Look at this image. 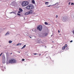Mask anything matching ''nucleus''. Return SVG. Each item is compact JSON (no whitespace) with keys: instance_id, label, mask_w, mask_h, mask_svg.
Returning a JSON list of instances; mask_svg holds the SVG:
<instances>
[{"instance_id":"obj_1","label":"nucleus","mask_w":74,"mask_h":74,"mask_svg":"<svg viewBox=\"0 0 74 74\" xmlns=\"http://www.w3.org/2000/svg\"><path fill=\"white\" fill-rule=\"evenodd\" d=\"M34 8V6L32 4L28 5L26 7V8L28 10H32Z\"/></svg>"},{"instance_id":"obj_2","label":"nucleus","mask_w":74,"mask_h":74,"mask_svg":"<svg viewBox=\"0 0 74 74\" xmlns=\"http://www.w3.org/2000/svg\"><path fill=\"white\" fill-rule=\"evenodd\" d=\"M29 4V2L27 1H24L22 3V5L23 7H26Z\"/></svg>"},{"instance_id":"obj_3","label":"nucleus","mask_w":74,"mask_h":74,"mask_svg":"<svg viewBox=\"0 0 74 74\" xmlns=\"http://www.w3.org/2000/svg\"><path fill=\"white\" fill-rule=\"evenodd\" d=\"M37 29L39 31H41L42 29V26L41 25H39L37 27Z\"/></svg>"},{"instance_id":"obj_4","label":"nucleus","mask_w":74,"mask_h":74,"mask_svg":"<svg viewBox=\"0 0 74 74\" xmlns=\"http://www.w3.org/2000/svg\"><path fill=\"white\" fill-rule=\"evenodd\" d=\"M9 62L10 63H11V64L14 63H15V60L13 59H10L9 60Z\"/></svg>"},{"instance_id":"obj_5","label":"nucleus","mask_w":74,"mask_h":74,"mask_svg":"<svg viewBox=\"0 0 74 74\" xmlns=\"http://www.w3.org/2000/svg\"><path fill=\"white\" fill-rule=\"evenodd\" d=\"M41 39H38L37 42V43H38V44H39L40 43H41V41H40Z\"/></svg>"},{"instance_id":"obj_6","label":"nucleus","mask_w":74,"mask_h":74,"mask_svg":"<svg viewBox=\"0 0 74 74\" xmlns=\"http://www.w3.org/2000/svg\"><path fill=\"white\" fill-rule=\"evenodd\" d=\"M28 12H29V14H32V13H33V11H32V10H31L28 11Z\"/></svg>"},{"instance_id":"obj_7","label":"nucleus","mask_w":74,"mask_h":74,"mask_svg":"<svg viewBox=\"0 0 74 74\" xmlns=\"http://www.w3.org/2000/svg\"><path fill=\"white\" fill-rule=\"evenodd\" d=\"M19 11H20L21 12H23V10H22V9L21 8H19Z\"/></svg>"},{"instance_id":"obj_8","label":"nucleus","mask_w":74,"mask_h":74,"mask_svg":"<svg viewBox=\"0 0 74 74\" xmlns=\"http://www.w3.org/2000/svg\"><path fill=\"white\" fill-rule=\"evenodd\" d=\"M8 34H10V33L9 32H8L7 33L5 34V36H7V35H8Z\"/></svg>"},{"instance_id":"obj_9","label":"nucleus","mask_w":74,"mask_h":74,"mask_svg":"<svg viewBox=\"0 0 74 74\" xmlns=\"http://www.w3.org/2000/svg\"><path fill=\"white\" fill-rule=\"evenodd\" d=\"M28 14H29V12H28L25 14V15H28Z\"/></svg>"},{"instance_id":"obj_10","label":"nucleus","mask_w":74,"mask_h":74,"mask_svg":"<svg viewBox=\"0 0 74 74\" xmlns=\"http://www.w3.org/2000/svg\"><path fill=\"white\" fill-rule=\"evenodd\" d=\"M32 3L33 4H35V1L34 0H32Z\"/></svg>"},{"instance_id":"obj_11","label":"nucleus","mask_w":74,"mask_h":74,"mask_svg":"<svg viewBox=\"0 0 74 74\" xmlns=\"http://www.w3.org/2000/svg\"><path fill=\"white\" fill-rule=\"evenodd\" d=\"M26 47V45H24L23 47L22 48V49H23V48H25Z\"/></svg>"},{"instance_id":"obj_12","label":"nucleus","mask_w":74,"mask_h":74,"mask_svg":"<svg viewBox=\"0 0 74 74\" xmlns=\"http://www.w3.org/2000/svg\"><path fill=\"white\" fill-rule=\"evenodd\" d=\"M45 4L46 5H48V2H47L45 3Z\"/></svg>"},{"instance_id":"obj_13","label":"nucleus","mask_w":74,"mask_h":74,"mask_svg":"<svg viewBox=\"0 0 74 74\" xmlns=\"http://www.w3.org/2000/svg\"><path fill=\"white\" fill-rule=\"evenodd\" d=\"M44 35L45 36H47V35H48V33H45Z\"/></svg>"},{"instance_id":"obj_14","label":"nucleus","mask_w":74,"mask_h":74,"mask_svg":"<svg viewBox=\"0 0 74 74\" xmlns=\"http://www.w3.org/2000/svg\"><path fill=\"white\" fill-rule=\"evenodd\" d=\"M65 47L64 46L63 47L62 49H63V50H64V49H65Z\"/></svg>"},{"instance_id":"obj_15","label":"nucleus","mask_w":74,"mask_h":74,"mask_svg":"<svg viewBox=\"0 0 74 74\" xmlns=\"http://www.w3.org/2000/svg\"><path fill=\"white\" fill-rule=\"evenodd\" d=\"M45 25H48V23H47V22H45Z\"/></svg>"},{"instance_id":"obj_16","label":"nucleus","mask_w":74,"mask_h":74,"mask_svg":"<svg viewBox=\"0 0 74 74\" xmlns=\"http://www.w3.org/2000/svg\"><path fill=\"white\" fill-rule=\"evenodd\" d=\"M12 43V41H9V44H10V43Z\"/></svg>"},{"instance_id":"obj_17","label":"nucleus","mask_w":74,"mask_h":74,"mask_svg":"<svg viewBox=\"0 0 74 74\" xmlns=\"http://www.w3.org/2000/svg\"><path fill=\"white\" fill-rule=\"evenodd\" d=\"M21 45V43H18L17 44V45Z\"/></svg>"},{"instance_id":"obj_18","label":"nucleus","mask_w":74,"mask_h":74,"mask_svg":"<svg viewBox=\"0 0 74 74\" xmlns=\"http://www.w3.org/2000/svg\"><path fill=\"white\" fill-rule=\"evenodd\" d=\"M64 47H65V48L66 47H67V44H66Z\"/></svg>"},{"instance_id":"obj_19","label":"nucleus","mask_w":74,"mask_h":74,"mask_svg":"<svg viewBox=\"0 0 74 74\" xmlns=\"http://www.w3.org/2000/svg\"><path fill=\"white\" fill-rule=\"evenodd\" d=\"M17 15H18L19 16H21V14L19 13H17Z\"/></svg>"},{"instance_id":"obj_20","label":"nucleus","mask_w":74,"mask_h":74,"mask_svg":"<svg viewBox=\"0 0 74 74\" xmlns=\"http://www.w3.org/2000/svg\"><path fill=\"white\" fill-rule=\"evenodd\" d=\"M21 11H19L18 12V13H21Z\"/></svg>"},{"instance_id":"obj_21","label":"nucleus","mask_w":74,"mask_h":74,"mask_svg":"<svg viewBox=\"0 0 74 74\" xmlns=\"http://www.w3.org/2000/svg\"><path fill=\"white\" fill-rule=\"evenodd\" d=\"M37 54H38L36 53H34L33 55H37Z\"/></svg>"},{"instance_id":"obj_22","label":"nucleus","mask_w":74,"mask_h":74,"mask_svg":"<svg viewBox=\"0 0 74 74\" xmlns=\"http://www.w3.org/2000/svg\"><path fill=\"white\" fill-rule=\"evenodd\" d=\"M71 5H74V3H71Z\"/></svg>"},{"instance_id":"obj_23","label":"nucleus","mask_w":74,"mask_h":74,"mask_svg":"<svg viewBox=\"0 0 74 74\" xmlns=\"http://www.w3.org/2000/svg\"><path fill=\"white\" fill-rule=\"evenodd\" d=\"M12 13H14V14H15V12H11L10 13V14H12Z\"/></svg>"},{"instance_id":"obj_24","label":"nucleus","mask_w":74,"mask_h":74,"mask_svg":"<svg viewBox=\"0 0 74 74\" xmlns=\"http://www.w3.org/2000/svg\"><path fill=\"white\" fill-rule=\"evenodd\" d=\"M58 16L57 15H56V18H58Z\"/></svg>"},{"instance_id":"obj_25","label":"nucleus","mask_w":74,"mask_h":74,"mask_svg":"<svg viewBox=\"0 0 74 74\" xmlns=\"http://www.w3.org/2000/svg\"><path fill=\"white\" fill-rule=\"evenodd\" d=\"M69 49V47H67L66 49Z\"/></svg>"},{"instance_id":"obj_26","label":"nucleus","mask_w":74,"mask_h":74,"mask_svg":"<svg viewBox=\"0 0 74 74\" xmlns=\"http://www.w3.org/2000/svg\"><path fill=\"white\" fill-rule=\"evenodd\" d=\"M22 61H25V59H22Z\"/></svg>"},{"instance_id":"obj_27","label":"nucleus","mask_w":74,"mask_h":74,"mask_svg":"<svg viewBox=\"0 0 74 74\" xmlns=\"http://www.w3.org/2000/svg\"><path fill=\"white\" fill-rule=\"evenodd\" d=\"M2 54H3V53H2L0 55V56H1V55H2Z\"/></svg>"},{"instance_id":"obj_28","label":"nucleus","mask_w":74,"mask_h":74,"mask_svg":"<svg viewBox=\"0 0 74 74\" xmlns=\"http://www.w3.org/2000/svg\"><path fill=\"white\" fill-rule=\"evenodd\" d=\"M70 3H71V2H69V5H70Z\"/></svg>"},{"instance_id":"obj_29","label":"nucleus","mask_w":74,"mask_h":74,"mask_svg":"<svg viewBox=\"0 0 74 74\" xmlns=\"http://www.w3.org/2000/svg\"><path fill=\"white\" fill-rule=\"evenodd\" d=\"M56 4H58V3H56L55 4V5H56Z\"/></svg>"},{"instance_id":"obj_30","label":"nucleus","mask_w":74,"mask_h":74,"mask_svg":"<svg viewBox=\"0 0 74 74\" xmlns=\"http://www.w3.org/2000/svg\"><path fill=\"white\" fill-rule=\"evenodd\" d=\"M73 42V40H71V41H70V42Z\"/></svg>"},{"instance_id":"obj_31","label":"nucleus","mask_w":74,"mask_h":74,"mask_svg":"<svg viewBox=\"0 0 74 74\" xmlns=\"http://www.w3.org/2000/svg\"><path fill=\"white\" fill-rule=\"evenodd\" d=\"M41 54H40H40H39V56H41Z\"/></svg>"},{"instance_id":"obj_32","label":"nucleus","mask_w":74,"mask_h":74,"mask_svg":"<svg viewBox=\"0 0 74 74\" xmlns=\"http://www.w3.org/2000/svg\"><path fill=\"white\" fill-rule=\"evenodd\" d=\"M50 6H51V5H49V6H47V7H50Z\"/></svg>"},{"instance_id":"obj_33","label":"nucleus","mask_w":74,"mask_h":74,"mask_svg":"<svg viewBox=\"0 0 74 74\" xmlns=\"http://www.w3.org/2000/svg\"><path fill=\"white\" fill-rule=\"evenodd\" d=\"M58 33H60V31L58 30Z\"/></svg>"},{"instance_id":"obj_34","label":"nucleus","mask_w":74,"mask_h":74,"mask_svg":"<svg viewBox=\"0 0 74 74\" xmlns=\"http://www.w3.org/2000/svg\"><path fill=\"white\" fill-rule=\"evenodd\" d=\"M29 37H30V38H32V37L30 36Z\"/></svg>"},{"instance_id":"obj_35","label":"nucleus","mask_w":74,"mask_h":74,"mask_svg":"<svg viewBox=\"0 0 74 74\" xmlns=\"http://www.w3.org/2000/svg\"><path fill=\"white\" fill-rule=\"evenodd\" d=\"M42 35H44V34H42Z\"/></svg>"},{"instance_id":"obj_36","label":"nucleus","mask_w":74,"mask_h":74,"mask_svg":"<svg viewBox=\"0 0 74 74\" xmlns=\"http://www.w3.org/2000/svg\"><path fill=\"white\" fill-rule=\"evenodd\" d=\"M11 54H12V53H11Z\"/></svg>"}]
</instances>
